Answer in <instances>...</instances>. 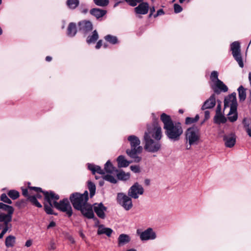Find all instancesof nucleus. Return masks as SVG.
Wrapping results in <instances>:
<instances>
[{
	"instance_id": "obj_39",
	"label": "nucleus",
	"mask_w": 251,
	"mask_h": 251,
	"mask_svg": "<svg viewBox=\"0 0 251 251\" xmlns=\"http://www.w3.org/2000/svg\"><path fill=\"white\" fill-rule=\"evenodd\" d=\"M199 115H196L195 118L187 117L185 119V124L190 125L197 122L199 119Z\"/></svg>"
},
{
	"instance_id": "obj_3",
	"label": "nucleus",
	"mask_w": 251,
	"mask_h": 251,
	"mask_svg": "<svg viewBox=\"0 0 251 251\" xmlns=\"http://www.w3.org/2000/svg\"><path fill=\"white\" fill-rule=\"evenodd\" d=\"M184 136L186 143L189 146V147H188V145H187V150H189L191 146L198 145L201 140L200 130L196 126L188 128L185 131Z\"/></svg>"
},
{
	"instance_id": "obj_23",
	"label": "nucleus",
	"mask_w": 251,
	"mask_h": 251,
	"mask_svg": "<svg viewBox=\"0 0 251 251\" xmlns=\"http://www.w3.org/2000/svg\"><path fill=\"white\" fill-rule=\"evenodd\" d=\"M130 236L126 234H121L118 238V245L119 247H122L127 244L130 241Z\"/></svg>"
},
{
	"instance_id": "obj_12",
	"label": "nucleus",
	"mask_w": 251,
	"mask_h": 251,
	"mask_svg": "<svg viewBox=\"0 0 251 251\" xmlns=\"http://www.w3.org/2000/svg\"><path fill=\"white\" fill-rule=\"evenodd\" d=\"M144 189L142 185L138 182L135 183L128 189L127 194L130 198L137 199L140 195L144 194Z\"/></svg>"
},
{
	"instance_id": "obj_50",
	"label": "nucleus",
	"mask_w": 251,
	"mask_h": 251,
	"mask_svg": "<svg viewBox=\"0 0 251 251\" xmlns=\"http://www.w3.org/2000/svg\"><path fill=\"white\" fill-rule=\"evenodd\" d=\"M82 6V5L81 7L80 8V11L83 14H86L88 12V9L86 7H83Z\"/></svg>"
},
{
	"instance_id": "obj_61",
	"label": "nucleus",
	"mask_w": 251,
	"mask_h": 251,
	"mask_svg": "<svg viewBox=\"0 0 251 251\" xmlns=\"http://www.w3.org/2000/svg\"><path fill=\"white\" fill-rule=\"evenodd\" d=\"M79 234H80V236H81L83 239L85 238V235L82 233V231H80V232H79Z\"/></svg>"
},
{
	"instance_id": "obj_55",
	"label": "nucleus",
	"mask_w": 251,
	"mask_h": 251,
	"mask_svg": "<svg viewBox=\"0 0 251 251\" xmlns=\"http://www.w3.org/2000/svg\"><path fill=\"white\" fill-rule=\"evenodd\" d=\"M216 113L221 114V107L220 104H219L216 108Z\"/></svg>"
},
{
	"instance_id": "obj_38",
	"label": "nucleus",
	"mask_w": 251,
	"mask_h": 251,
	"mask_svg": "<svg viewBox=\"0 0 251 251\" xmlns=\"http://www.w3.org/2000/svg\"><path fill=\"white\" fill-rule=\"evenodd\" d=\"M228 119L229 120V121L231 122H234L237 120L238 118L237 110L235 112H232V113H230V110L228 114Z\"/></svg>"
},
{
	"instance_id": "obj_34",
	"label": "nucleus",
	"mask_w": 251,
	"mask_h": 251,
	"mask_svg": "<svg viewBox=\"0 0 251 251\" xmlns=\"http://www.w3.org/2000/svg\"><path fill=\"white\" fill-rule=\"evenodd\" d=\"M104 170L108 173H113L115 171V168L109 160L107 161L104 165Z\"/></svg>"
},
{
	"instance_id": "obj_17",
	"label": "nucleus",
	"mask_w": 251,
	"mask_h": 251,
	"mask_svg": "<svg viewBox=\"0 0 251 251\" xmlns=\"http://www.w3.org/2000/svg\"><path fill=\"white\" fill-rule=\"evenodd\" d=\"M78 210H80L84 216L88 219H93L94 218L93 206L88 203L85 204L84 206H82L81 209H78Z\"/></svg>"
},
{
	"instance_id": "obj_44",
	"label": "nucleus",
	"mask_w": 251,
	"mask_h": 251,
	"mask_svg": "<svg viewBox=\"0 0 251 251\" xmlns=\"http://www.w3.org/2000/svg\"><path fill=\"white\" fill-rule=\"evenodd\" d=\"M210 78L213 83L217 82V80H220L218 78V73L217 71H213L211 72Z\"/></svg>"
},
{
	"instance_id": "obj_5",
	"label": "nucleus",
	"mask_w": 251,
	"mask_h": 251,
	"mask_svg": "<svg viewBox=\"0 0 251 251\" xmlns=\"http://www.w3.org/2000/svg\"><path fill=\"white\" fill-rule=\"evenodd\" d=\"M147 134L149 137L151 136L157 141H159L162 136L161 126L156 122H153L151 125L147 126V130L145 134Z\"/></svg>"
},
{
	"instance_id": "obj_11",
	"label": "nucleus",
	"mask_w": 251,
	"mask_h": 251,
	"mask_svg": "<svg viewBox=\"0 0 251 251\" xmlns=\"http://www.w3.org/2000/svg\"><path fill=\"white\" fill-rule=\"evenodd\" d=\"M224 107L225 108L229 107L230 113H232V112H235L237 110V102L235 93H232L225 98Z\"/></svg>"
},
{
	"instance_id": "obj_45",
	"label": "nucleus",
	"mask_w": 251,
	"mask_h": 251,
	"mask_svg": "<svg viewBox=\"0 0 251 251\" xmlns=\"http://www.w3.org/2000/svg\"><path fill=\"white\" fill-rule=\"evenodd\" d=\"M0 200L2 201L3 202L8 203V204H11L12 201L11 200H10L8 197L7 196V195L3 193L0 196Z\"/></svg>"
},
{
	"instance_id": "obj_18",
	"label": "nucleus",
	"mask_w": 251,
	"mask_h": 251,
	"mask_svg": "<svg viewBox=\"0 0 251 251\" xmlns=\"http://www.w3.org/2000/svg\"><path fill=\"white\" fill-rule=\"evenodd\" d=\"M93 209L97 215L101 219H104L105 217V211L107 208L102 203H95L93 205Z\"/></svg>"
},
{
	"instance_id": "obj_28",
	"label": "nucleus",
	"mask_w": 251,
	"mask_h": 251,
	"mask_svg": "<svg viewBox=\"0 0 251 251\" xmlns=\"http://www.w3.org/2000/svg\"><path fill=\"white\" fill-rule=\"evenodd\" d=\"M226 118L222 113H216L214 117V122L217 124H224L226 122Z\"/></svg>"
},
{
	"instance_id": "obj_52",
	"label": "nucleus",
	"mask_w": 251,
	"mask_h": 251,
	"mask_svg": "<svg viewBox=\"0 0 251 251\" xmlns=\"http://www.w3.org/2000/svg\"><path fill=\"white\" fill-rule=\"evenodd\" d=\"M55 225H56L55 223L54 222H53V221H51V222H50L49 225L48 226L47 228L49 229V228H50L51 227H53L55 226Z\"/></svg>"
},
{
	"instance_id": "obj_47",
	"label": "nucleus",
	"mask_w": 251,
	"mask_h": 251,
	"mask_svg": "<svg viewBox=\"0 0 251 251\" xmlns=\"http://www.w3.org/2000/svg\"><path fill=\"white\" fill-rule=\"evenodd\" d=\"M5 227L3 228L2 231L0 233V239H1L3 238L4 235L6 233V232L7 231V230L8 229L7 225H5Z\"/></svg>"
},
{
	"instance_id": "obj_42",
	"label": "nucleus",
	"mask_w": 251,
	"mask_h": 251,
	"mask_svg": "<svg viewBox=\"0 0 251 251\" xmlns=\"http://www.w3.org/2000/svg\"><path fill=\"white\" fill-rule=\"evenodd\" d=\"M8 195L12 200H16L19 197V193L16 190H12L8 192Z\"/></svg>"
},
{
	"instance_id": "obj_2",
	"label": "nucleus",
	"mask_w": 251,
	"mask_h": 251,
	"mask_svg": "<svg viewBox=\"0 0 251 251\" xmlns=\"http://www.w3.org/2000/svg\"><path fill=\"white\" fill-rule=\"evenodd\" d=\"M130 143L131 149L126 150V154L133 159V162L138 163L141 160V157L138 155L141 153L143 148L140 145V140L135 135H130L127 138Z\"/></svg>"
},
{
	"instance_id": "obj_53",
	"label": "nucleus",
	"mask_w": 251,
	"mask_h": 251,
	"mask_svg": "<svg viewBox=\"0 0 251 251\" xmlns=\"http://www.w3.org/2000/svg\"><path fill=\"white\" fill-rule=\"evenodd\" d=\"M22 194L25 197H28V191L27 189H22Z\"/></svg>"
},
{
	"instance_id": "obj_21",
	"label": "nucleus",
	"mask_w": 251,
	"mask_h": 251,
	"mask_svg": "<svg viewBox=\"0 0 251 251\" xmlns=\"http://www.w3.org/2000/svg\"><path fill=\"white\" fill-rule=\"evenodd\" d=\"M216 105V98L215 94H212L209 99L206 100L202 104L201 109L204 110L213 108Z\"/></svg>"
},
{
	"instance_id": "obj_41",
	"label": "nucleus",
	"mask_w": 251,
	"mask_h": 251,
	"mask_svg": "<svg viewBox=\"0 0 251 251\" xmlns=\"http://www.w3.org/2000/svg\"><path fill=\"white\" fill-rule=\"evenodd\" d=\"M11 221H8V218L6 216V214L0 210V222H4V225H7Z\"/></svg>"
},
{
	"instance_id": "obj_25",
	"label": "nucleus",
	"mask_w": 251,
	"mask_h": 251,
	"mask_svg": "<svg viewBox=\"0 0 251 251\" xmlns=\"http://www.w3.org/2000/svg\"><path fill=\"white\" fill-rule=\"evenodd\" d=\"M88 168L89 170L91 171L93 175H95L96 173L100 175L104 174V170H102L99 166L95 165L93 164H88Z\"/></svg>"
},
{
	"instance_id": "obj_32",
	"label": "nucleus",
	"mask_w": 251,
	"mask_h": 251,
	"mask_svg": "<svg viewBox=\"0 0 251 251\" xmlns=\"http://www.w3.org/2000/svg\"><path fill=\"white\" fill-rule=\"evenodd\" d=\"M79 0H67L66 1V5L70 9H75L79 5Z\"/></svg>"
},
{
	"instance_id": "obj_62",
	"label": "nucleus",
	"mask_w": 251,
	"mask_h": 251,
	"mask_svg": "<svg viewBox=\"0 0 251 251\" xmlns=\"http://www.w3.org/2000/svg\"><path fill=\"white\" fill-rule=\"evenodd\" d=\"M70 241L72 243H75V240L72 237H70Z\"/></svg>"
},
{
	"instance_id": "obj_30",
	"label": "nucleus",
	"mask_w": 251,
	"mask_h": 251,
	"mask_svg": "<svg viewBox=\"0 0 251 251\" xmlns=\"http://www.w3.org/2000/svg\"><path fill=\"white\" fill-rule=\"evenodd\" d=\"M16 242V238L13 235H9L5 239V244L6 247H13Z\"/></svg>"
},
{
	"instance_id": "obj_19",
	"label": "nucleus",
	"mask_w": 251,
	"mask_h": 251,
	"mask_svg": "<svg viewBox=\"0 0 251 251\" xmlns=\"http://www.w3.org/2000/svg\"><path fill=\"white\" fill-rule=\"evenodd\" d=\"M212 89L215 93L219 94L221 92H226L228 91L227 87L221 80H218L211 86Z\"/></svg>"
},
{
	"instance_id": "obj_35",
	"label": "nucleus",
	"mask_w": 251,
	"mask_h": 251,
	"mask_svg": "<svg viewBox=\"0 0 251 251\" xmlns=\"http://www.w3.org/2000/svg\"><path fill=\"white\" fill-rule=\"evenodd\" d=\"M104 39L112 44H116L118 43V39L116 36L111 35H107L104 37Z\"/></svg>"
},
{
	"instance_id": "obj_24",
	"label": "nucleus",
	"mask_w": 251,
	"mask_h": 251,
	"mask_svg": "<svg viewBox=\"0 0 251 251\" xmlns=\"http://www.w3.org/2000/svg\"><path fill=\"white\" fill-rule=\"evenodd\" d=\"M113 232V230L109 227H105L103 225H100L98 226V230L97 234L101 235L104 234L108 237H110Z\"/></svg>"
},
{
	"instance_id": "obj_63",
	"label": "nucleus",
	"mask_w": 251,
	"mask_h": 251,
	"mask_svg": "<svg viewBox=\"0 0 251 251\" xmlns=\"http://www.w3.org/2000/svg\"><path fill=\"white\" fill-rule=\"evenodd\" d=\"M3 33V30L1 27L0 26V36Z\"/></svg>"
},
{
	"instance_id": "obj_51",
	"label": "nucleus",
	"mask_w": 251,
	"mask_h": 251,
	"mask_svg": "<svg viewBox=\"0 0 251 251\" xmlns=\"http://www.w3.org/2000/svg\"><path fill=\"white\" fill-rule=\"evenodd\" d=\"M204 117L205 120L208 119L210 117V112L208 110H206L204 111Z\"/></svg>"
},
{
	"instance_id": "obj_8",
	"label": "nucleus",
	"mask_w": 251,
	"mask_h": 251,
	"mask_svg": "<svg viewBox=\"0 0 251 251\" xmlns=\"http://www.w3.org/2000/svg\"><path fill=\"white\" fill-rule=\"evenodd\" d=\"M53 206L58 210L65 212L69 217L72 215V208L68 199H64L59 202L54 201Z\"/></svg>"
},
{
	"instance_id": "obj_1",
	"label": "nucleus",
	"mask_w": 251,
	"mask_h": 251,
	"mask_svg": "<svg viewBox=\"0 0 251 251\" xmlns=\"http://www.w3.org/2000/svg\"><path fill=\"white\" fill-rule=\"evenodd\" d=\"M160 120L163 123V128L167 138L172 142L179 140L183 131L181 123L174 122L171 117L165 113L161 115Z\"/></svg>"
},
{
	"instance_id": "obj_13",
	"label": "nucleus",
	"mask_w": 251,
	"mask_h": 251,
	"mask_svg": "<svg viewBox=\"0 0 251 251\" xmlns=\"http://www.w3.org/2000/svg\"><path fill=\"white\" fill-rule=\"evenodd\" d=\"M29 188L30 190H35L37 192V194L35 195L28 196L27 198L28 200L36 207L39 208L42 207V205L38 201L37 199H40L42 198L43 195L44 196V191H42V189L40 187H29Z\"/></svg>"
},
{
	"instance_id": "obj_57",
	"label": "nucleus",
	"mask_w": 251,
	"mask_h": 251,
	"mask_svg": "<svg viewBox=\"0 0 251 251\" xmlns=\"http://www.w3.org/2000/svg\"><path fill=\"white\" fill-rule=\"evenodd\" d=\"M155 12V8L154 6L151 7L150 8V14L149 15L150 17H151L152 14Z\"/></svg>"
},
{
	"instance_id": "obj_43",
	"label": "nucleus",
	"mask_w": 251,
	"mask_h": 251,
	"mask_svg": "<svg viewBox=\"0 0 251 251\" xmlns=\"http://www.w3.org/2000/svg\"><path fill=\"white\" fill-rule=\"evenodd\" d=\"M103 179L112 183H116L117 182V180L115 177L110 175L103 176Z\"/></svg>"
},
{
	"instance_id": "obj_15",
	"label": "nucleus",
	"mask_w": 251,
	"mask_h": 251,
	"mask_svg": "<svg viewBox=\"0 0 251 251\" xmlns=\"http://www.w3.org/2000/svg\"><path fill=\"white\" fill-rule=\"evenodd\" d=\"M79 31L84 35L88 34L93 29L92 23L87 20L80 21L78 24Z\"/></svg>"
},
{
	"instance_id": "obj_16",
	"label": "nucleus",
	"mask_w": 251,
	"mask_h": 251,
	"mask_svg": "<svg viewBox=\"0 0 251 251\" xmlns=\"http://www.w3.org/2000/svg\"><path fill=\"white\" fill-rule=\"evenodd\" d=\"M223 141L226 147L232 148L236 143V136L234 133H230L223 135Z\"/></svg>"
},
{
	"instance_id": "obj_37",
	"label": "nucleus",
	"mask_w": 251,
	"mask_h": 251,
	"mask_svg": "<svg viewBox=\"0 0 251 251\" xmlns=\"http://www.w3.org/2000/svg\"><path fill=\"white\" fill-rule=\"evenodd\" d=\"M94 3L100 7H105L109 4V0H93Z\"/></svg>"
},
{
	"instance_id": "obj_48",
	"label": "nucleus",
	"mask_w": 251,
	"mask_h": 251,
	"mask_svg": "<svg viewBox=\"0 0 251 251\" xmlns=\"http://www.w3.org/2000/svg\"><path fill=\"white\" fill-rule=\"evenodd\" d=\"M130 168L131 170L133 171L134 173H137L140 172V169L138 166H131L130 167Z\"/></svg>"
},
{
	"instance_id": "obj_36",
	"label": "nucleus",
	"mask_w": 251,
	"mask_h": 251,
	"mask_svg": "<svg viewBox=\"0 0 251 251\" xmlns=\"http://www.w3.org/2000/svg\"><path fill=\"white\" fill-rule=\"evenodd\" d=\"M119 179L126 180L129 178L130 175L128 173H126L124 172H120L117 174Z\"/></svg>"
},
{
	"instance_id": "obj_27",
	"label": "nucleus",
	"mask_w": 251,
	"mask_h": 251,
	"mask_svg": "<svg viewBox=\"0 0 251 251\" xmlns=\"http://www.w3.org/2000/svg\"><path fill=\"white\" fill-rule=\"evenodd\" d=\"M119 167H127L132 162L127 161L123 155H120L117 159Z\"/></svg>"
},
{
	"instance_id": "obj_14",
	"label": "nucleus",
	"mask_w": 251,
	"mask_h": 251,
	"mask_svg": "<svg viewBox=\"0 0 251 251\" xmlns=\"http://www.w3.org/2000/svg\"><path fill=\"white\" fill-rule=\"evenodd\" d=\"M137 233L139 235L140 238L142 241L152 240L156 238L155 232L151 227L148 228L141 232H139L138 230Z\"/></svg>"
},
{
	"instance_id": "obj_49",
	"label": "nucleus",
	"mask_w": 251,
	"mask_h": 251,
	"mask_svg": "<svg viewBox=\"0 0 251 251\" xmlns=\"http://www.w3.org/2000/svg\"><path fill=\"white\" fill-rule=\"evenodd\" d=\"M164 14V11L163 9H160L159 10H158L157 11V13L156 14H154V18H156L159 16H161V15H162Z\"/></svg>"
},
{
	"instance_id": "obj_20",
	"label": "nucleus",
	"mask_w": 251,
	"mask_h": 251,
	"mask_svg": "<svg viewBox=\"0 0 251 251\" xmlns=\"http://www.w3.org/2000/svg\"><path fill=\"white\" fill-rule=\"evenodd\" d=\"M149 9V5L147 2H142L134 8V11L137 14L145 15L148 13Z\"/></svg>"
},
{
	"instance_id": "obj_59",
	"label": "nucleus",
	"mask_w": 251,
	"mask_h": 251,
	"mask_svg": "<svg viewBox=\"0 0 251 251\" xmlns=\"http://www.w3.org/2000/svg\"><path fill=\"white\" fill-rule=\"evenodd\" d=\"M52 59V57L50 56H48L46 57V60L48 62H50L51 60Z\"/></svg>"
},
{
	"instance_id": "obj_9",
	"label": "nucleus",
	"mask_w": 251,
	"mask_h": 251,
	"mask_svg": "<svg viewBox=\"0 0 251 251\" xmlns=\"http://www.w3.org/2000/svg\"><path fill=\"white\" fill-rule=\"evenodd\" d=\"M129 195L124 193H118L117 196V202L122 206L125 210H129L133 206L132 199Z\"/></svg>"
},
{
	"instance_id": "obj_10",
	"label": "nucleus",
	"mask_w": 251,
	"mask_h": 251,
	"mask_svg": "<svg viewBox=\"0 0 251 251\" xmlns=\"http://www.w3.org/2000/svg\"><path fill=\"white\" fill-rule=\"evenodd\" d=\"M231 50H232L233 56L238 62L239 66L241 68H243L244 67V63L241 54L239 43L237 41L233 42L231 44Z\"/></svg>"
},
{
	"instance_id": "obj_46",
	"label": "nucleus",
	"mask_w": 251,
	"mask_h": 251,
	"mask_svg": "<svg viewBox=\"0 0 251 251\" xmlns=\"http://www.w3.org/2000/svg\"><path fill=\"white\" fill-rule=\"evenodd\" d=\"M174 11L176 13H180L182 11V8L180 5H179L178 4H174Z\"/></svg>"
},
{
	"instance_id": "obj_40",
	"label": "nucleus",
	"mask_w": 251,
	"mask_h": 251,
	"mask_svg": "<svg viewBox=\"0 0 251 251\" xmlns=\"http://www.w3.org/2000/svg\"><path fill=\"white\" fill-rule=\"evenodd\" d=\"M244 127L248 135L251 137V123L247 122L245 119L243 120Z\"/></svg>"
},
{
	"instance_id": "obj_26",
	"label": "nucleus",
	"mask_w": 251,
	"mask_h": 251,
	"mask_svg": "<svg viewBox=\"0 0 251 251\" xmlns=\"http://www.w3.org/2000/svg\"><path fill=\"white\" fill-rule=\"evenodd\" d=\"M76 32L77 29L75 24L74 23H70L67 28V35L71 37H74L76 34Z\"/></svg>"
},
{
	"instance_id": "obj_7",
	"label": "nucleus",
	"mask_w": 251,
	"mask_h": 251,
	"mask_svg": "<svg viewBox=\"0 0 251 251\" xmlns=\"http://www.w3.org/2000/svg\"><path fill=\"white\" fill-rule=\"evenodd\" d=\"M45 196V199L47 203H45L44 208L46 213L48 214H54L53 213L52 207L53 206V202H51V200H58L59 196L55 194L53 192H43Z\"/></svg>"
},
{
	"instance_id": "obj_22",
	"label": "nucleus",
	"mask_w": 251,
	"mask_h": 251,
	"mask_svg": "<svg viewBox=\"0 0 251 251\" xmlns=\"http://www.w3.org/2000/svg\"><path fill=\"white\" fill-rule=\"evenodd\" d=\"M106 13V10L98 8H92L90 11V13L98 20L103 17Z\"/></svg>"
},
{
	"instance_id": "obj_54",
	"label": "nucleus",
	"mask_w": 251,
	"mask_h": 251,
	"mask_svg": "<svg viewBox=\"0 0 251 251\" xmlns=\"http://www.w3.org/2000/svg\"><path fill=\"white\" fill-rule=\"evenodd\" d=\"M102 46V40H99L96 46V49H99Z\"/></svg>"
},
{
	"instance_id": "obj_56",
	"label": "nucleus",
	"mask_w": 251,
	"mask_h": 251,
	"mask_svg": "<svg viewBox=\"0 0 251 251\" xmlns=\"http://www.w3.org/2000/svg\"><path fill=\"white\" fill-rule=\"evenodd\" d=\"M32 245V241L30 240H27L25 242V246L27 247L31 246Z\"/></svg>"
},
{
	"instance_id": "obj_6",
	"label": "nucleus",
	"mask_w": 251,
	"mask_h": 251,
	"mask_svg": "<svg viewBox=\"0 0 251 251\" xmlns=\"http://www.w3.org/2000/svg\"><path fill=\"white\" fill-rule=\"evenodd\" d=\"M145 141L144 148L146 150L151 152H156L161 149V144L159 141H154L146 133L144 134Z\"/></svg>"
},
{
	"instance_id": "obj_33",
	"label": "nucleus",
	"mask_w": 251,
	"mask_h": 251,
	"mask_svg": "<svg viewBox=\"0 0 251 251\" xmlns=\"http://www.w3.org/2000/svg\"><path fill=\"white\" fill-rule=\"evenodd\" d=\"M88 188L90 192V196L92 198L95 194L96 186L94 183L91 181H88Z\"/></svg>"
},
{
	"instance_id": "obj_58",
	"label": "nucleus",
	"mask_w": 251,
	"mask_h": 251,
	"mask_svg": "<svg viewBox=\"0 0 251 251\" xmlns=\"http://www.w3.org/2000/svg\"><path fill=\"white\" fill-rule=\"evenodd\" d=\"M55 248V244L53 242H51L50 243V250H54Z\"/></svg>"
},
{
	"instance_id": "obj_29",
	"label": "nucleus",
	"mask_w": 251,
	"mask_h": 251,
	"mask_svg": "<svg viewBox=\"0 0 251 251\" xmlns=\"http://www.w3.org/2000/svg\"><path fill=\"white\" fill-rule=\"evenodd\" d=\"M99 38V34L96 30L92 32V35H89L86 39V42L90 44L95 43Z\"/></svg>"
},
{
	"instance_id": "obj_31",
	"label": "nucleus",
	"mask_w": 251,
	"mask_h": 251,
	"mask_svg": "<svg viewBox=\"0 0 251 251\" xmlns=\"http://www.w3.org/2000/svg\"><path fill=\"white\" fill-rule=\"evenodd\" d=\"M237 90L239 100L240 101H244L246 98V90L241 85L238 88Z\"/></svg>"
},
{
	"instance_id": "obj_60",
	"label": "nucleus",
	"mask_w": 251,
	"mask_h": 251,
	"mask_svg": "<svg viewBox=\"0 0 251 251\" xmlns=\"http://www.w3.org/2000/svg\"><path fill=\"white\" fill-rule=\"evenodd\" d=\"M122 1H118V2H116V3L114 4V8H115V7H116L117 6H118L119 5V4L120 3H122Z\"/></svg>"
},
{
	"instance_id": "obj_64",
	"label": "nucleus",
	"mask_w": 251,
	"mask_h": 251,
	"mask_svg": "<svg viewBox=\"0 0 251 251\" xmlns=\"http://www.w3.org/2000/svg\"><path fill=\"white\" fill-rule=\"evenodd\" d=\"M179 112L180 113H181V114H182V113H183V110L182 109H179Z\"/></svg>"
},
{
	"instance_id": "obj_4",
	"label": "nucleus",
	"mask_w": 251,
	"mask_h": 251,
	"mask_svg": "<svg viewBox=\"0 0 251 251\" xmlns=\"http://www.w3.org/2000/svg\"><path fill=\"white\" fill-rule=\"evenodd\" d=\"M70 200L73 207L75 209H81L82 206H84L87 203L88 193L87 191H85L83 194L73 193L70 195Z\"/></svg>"
}]
</instances>
